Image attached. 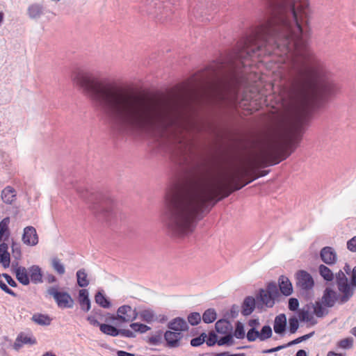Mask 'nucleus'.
<instances>
[{"instance_id": "20", "label": "nucleus", "mask_w": 356, "mask_h": 356, "mask_svg": "<svg viewBox=\"0 0 356 356\" xmlns=\"http://www.w3.org/2000/svg\"><path fill=\"white\" fill-rule=\"evenodd\" d=\"M256 307V300L252 296L246 297L242 304L241 313L243 316H248L252 313Z\"/></svg>"}, {"instance_id": "12", "label": "nucleus", "mask_w": 356, "mask_h": 356, "mask_svg": "<svg viewBox=\"0 0 356 356\" xmlns=\"http://www.w3.org/2000/svg\"><path fill=\"white\" fill-rule=\"evenodd\" d=\"M341 297V295L338 294L335 291L330 288H326L324 291L321 302L326 307H332L337 302L341 305L343 304L340 300Z\"/></svg>"}, {"instance_id": "36", "label": "nucleus", "mask_w": 356, "mask_h": 356, "mask_svg": "<svg viewBox=\"0 0 356 356\" xmlns=\"http://www.w3.org/2000/svg\"><path fill=\"white\" fill-rule=\"evenodd\" d=\"M298 316L301 321L309 322L312 325L316 323V321L314 320L313 316L309 314L308 309L305 310V309H302L301 310H300L298 313Z\"/></svg>"}, {"instance_id": "63", "label": "nucleus", "mask_w": 356, "mask_h": 356, "mask_svg": "<svg viewBox=\"0 0 356 356\" xmlns=\"http://www.w3.org/2000/svg\"><path fill=\"white\" fill-rule=\"evenodd\" d=\"M248 324L252 327H255L259 325V322L258 319H251L249 321Z\"/></svg>"}, {"instance_id": "7", "label": "nucleus", "mask_w": 356, "mask_h": 356, "mask_svg": "<svg viewBox=\"0 0 356 356\" xmlns=\"http://www.w3.org/2000/svg\"><path fill=\"white\" fill-rule=\"evenodd\" d=\"M109 318L114 321H117L120 323H127L135 321L138 317V312L128 305L120 306L117 309L116 315L107 314Z\"/></svg>"}, {"instance_id": "61", "label": "nucleus", "mask_w": 356, "mask_h": 356, "mask_svg": "<svg viewBox=\"0 0 356 356\" xmlns=\"http://www.w3.org/2000/svg\"><path fill=\"white\" fill-rule=\"evenodd\" d=\"M22 345L23 343H21V341L19 340V337H17L15 342L13 344V348L17 351L22 348Z\"/></svg>"}, {"instance_id": "48", "label": "nucleus", "mask_w": 356, "mask_h": 356, "mask_svg": "<svg viewBox=\"0 0 356 356\" xmlns=\"http://www.w3.org/2000/svg\"><path fill=\"white\" fill-rule=\"evenodd\" d=\"M246 337L248 341H254L257 339H259V331L255 327H252L248 330Z\"/></svg>"}, {"instance_id": "24", "label": "nucleus", "mask_w": 356, "mask_h": 356, "mask_svg": "<svg viewBox=\"0 0 356 356\" xmlns=\"http://www.w3.org/2000/svg\"><path fill=\"white\" fill-rule=\"evenodd\" d=\"M30 279L35 284L42 282V274L41 268L36 265H33L29 268Z\"/></svg>"}, {"instance_id": "21", "label": "nucleus", "mask_w": 356, "mask_h": 356, "mask_svg": "<svg viewBox=\"0 0 356 356\" xmlns=\"http://www.w3.org/2000/svg\"><path fill=\"white\" fill-rule=\"evenodd\" d=\"M15 276L19 282L23 285H28L30 283L29 273L24 266L17 267L15 269Z\"/></svg>"}, {"instance_id": "42", "label": "nucleus", "mask_w": 356, "mask_h": 356, "mask_svg": "<svg viewBox=\"0 0 356 356\" xmlns=\"http://www.w3.org/2000/svg\"><path fill=\"white\" fill-rule=\"evenodd\" d=\"M207 337V334L205 332H202L199 337L193 338L191 340V345L193 347L200 346L204 343Z\"/></svg>"}, {"instance_id": "23", "label": "nucleus", "mask_w": 356, "mask_h": 356, "mask_svg": "<svg viewBox=\"0 0 356 356\" xmlns=\"http://www.w3.org/2000/svg\"><path fill=\"white\" fill-rule=\"evenodd\" d=\"M215 328L216 332L220 334H227L231 332L232 326L228 320L220 319L216 323Z\"/></svg>"}, {"instance_id": "64", "label": "nucleus", "mask_w": 356, "mask_h": 356, "mask_svg": "<svg viewBox=\"0 0 356 356\" xmlns=\"http://www.w3.org/2000/svg\"><path fill=\"white\" fill-rule=\"evenodd\" d=\"M301 342H302V341H301L300 337H298V338H297V339H296L289 342L287 343V346H288V347H289V346L298 344V343H301Z\"/></svg>"}, {"instance_id": "18", "label": "nucleus", "mask_w": 356, "mask_h": 356, "mask_svg": "<svg viewBox=\"0 0 356 356\" xmlns=\"http://www.w3.org/2000/svg\"><path fill=\"white\" fill-rule=\"evenodd\" d=\"M286 317L284 314H279L275 318L273 329L278 334H283L286 330Z\"/></svg>"}, {"instance_id": "51", "label": "nucleus", "mask_w": 356, "mask_h": 356, "mask_svg": "<svg viewBox=\"0 0 356 356\" xmlns=\"http://www.w3.org/2000/svg\"><path fill=\"white\" fill-rule=\"evenodd\" d=\"M299 307V302L297 298H291L289 300V309L291 311H296Z\"/></svg>"}, {"instance_id": "30", "label": "nucleus", "mask_w": 356, "mask_h": 356, "mask_svg": "<svg viewBox=\"0 0 356 356\" xmlns=\"http://www.w3.org/2000/svg\"><path fill=\"white\" fill-rule=\"evenodd\" d=\"M95 300L97 304L103 308L108 309L111 306V302L102 291H98L95 294Z\"/></svg>"}, {"instance_id": "37", "label": "nucleus", "mask_w": 356, "mask_h": 356, "mask_svg": "<svg viewBox=\"0 0 356 356\" xmlns=\"http://www.w3.org/2000/svg\"><path fill=\"white\" fill-rule=\"evenodd\" d=\"M273 332L270 325H264L262 327L260 332H259V339L264 341L272 337Z\"/></svg>"}, {"instance_id": "58", "label": "nucleus", "mask_w": 356, "mask_h": 356, "mask_svg": "<svg viewBox=\"0 0 356 356\" xmlns=\"http://www.w3.org/2000/svg\"><path fill=\"white\" fill-rule=\"evenodd\" d=\"M87 321L89 322V323L94 326H99L100 327V325L102 323H99V322L95 318L94 316H89L87 318Z\"/></svg>"}, {"instance_id": "43", "label": "nucleus", "mask_w": 356, "mask_h": 356, "mask_svg": "<svg viewBox=\"0 0 356 356\" xmlns=\"http://www.w3.org/2000/svg\"><path fill=\"white\" fill-rule=\"evenodd\" d=\"M289 329L291 334H294L299 327L298 320L296 316H292L289 319Z\"/></svg>"}, {"instance_id": "27", "label": "nucleus", "mask_w": 356, "mask_h": 356, "mask_svg": "<svg viewBox=\"0 0 356 356\" xmlns=\"http://www.w3.org/2000/svg\"><path fill=\"white\" fill-rule=\"evenodd\" d=\"M15 191L11 186H6L1 193L3 202L6 204H12L15 199Z\"/></svg>"}, {"instance_id": "28", "label": "nucleus", "mask_w": 356, "mask_h": 356, "mask_svg": "<svg viewBox=\"0 0 356 356\" xmlns=\"http://www.w3.org/2000/svg\"><path fill=\"white\" fill-rule=\"evenodd\" d=\"M138 314L142 321L147 323H150L156 320V317L154 311L150 309H143L138 312Z\"/></svg>"}, {"instance_id": "34", "label": "nucleus", "mask_w": 356, "mask_h": 356, "mask_svg": "<svg viewBox=\"0 0 356 356\" xmlns=\"http://www.w3.org/2000/svg\"><path fill=\"white\" fill-rule=\"evenodd\" d=\"M9 222V218H5L0 222V242L3 240L4 236H6V238L8 237Z\"/></svg>"}, {"instance_id": "39", "label": "nucleus", "mask_w": 356, "mask_h": 356, "mask_svg": "<svg viewBox=\"0 0 356 356\" xmlns=\"http://www.w3.org/2000/svg\"><path fill=\"white\" fill-rule=\"evenodd\" d=\"M233 336L239 339H242L245 337V334L244 330V326L241 322L237 321L236 323L235 330Z\"/></svg>"}, {"instance_id": "32", "label": "nucleus", "mask_w": 356, "mask_h": 356, "mask_svg": "<svg viewBox=\"0 0 356 356\" xmlns=\"http://www.w3.org/2000/svg\"><path fill=\"white\" fill-rule=\"evenodd\" d=\"M318 272L321 276L326 281L330 282L334 279L332 271L326 266L321 264L318 266Z\"/></svg>"}, {"instance_id": "47", "label": "nucleus", "mask_w": 356, "mask_h": 356, "mask_svg": "<svg viewBox=\"0 0 356 356\" xmlns=\"http://www.w3.org/2000/svg\"><path fill=\"white\" fill-rule=\"evenodd\" d=\"M162 341V333L161 332H159L154 335L148 338L147 342L154 346L159 345Z\"/></svg>"}, {"instance_id": "15", "label": "nucleus", "mask_w": 356, "mask_h": 356, "mask_svg": "<svg viewBox=\"0 0 356 356\" xmlns=\"http://www.w3.org/2000/svg\"><path fill=\"white\" fill-rule=\"evenodd\" d=\"M183 335L181 332H172L168 330L164 334V339L167 342V345L170 348H176L179 346L180 340Z\"/></svg>"}, {"instance_id": "17", "label": "nucleus", "mask_w": 356, "mask_h": 356, "mask_svg": "<svg viewBox=\"0 0 356 356\" xmlns=\"http://www.w3.org/2000/svg\"><path fill=\"white\" fill-rule=\"evenodd\" d=\"M168 327L170 330H174L177 332H181L188 329V323L182 318L177 317L170 321Z\"/></svg>"}, {"instance_id": "62", "label": "nucleus", "mask_w": 356, "mask_h": 356, "mask_svg": "<svg viewBox=\"0 0 356 356\" xmlns=\"http://www.w3.org/2000/svg\"><path fill=\"white\" fill-rule=\"evenodd\" d=\"M117 355L118 356H135L134 354L130 353H128V352H126L124 350H118L117 352Z\"/></svg>"}, {"instance_id": "25", "label": "nucleus", "mask_w": 356, "mask_h": 356, "mask_svg": "<svg viewBox=\"0 0 356 356\" xmlns=\"http://www.w3.org/2000/svg\"><path fill=\"white\" fill-rule=\"evenodd\" d=\"M31 320L35 323L42 326L49 325L52 321V319L49 316L40 313L34 314L31 317Z\"/></svg>"}, {"instance_id": "6", "label": "nucleus", "mask_w": 356, "mask_h": 356, "mask_svg": "<svg viewBox=\"0 0 356 356\" xmlns=\"http://www.w3.org/2000/svg\"><path fill=\"white\" fill-rule=\"evenodd\" d=\"M172 0H147V12L156 15L159 20L168 18L173 12Z\"/></svg>"}, {"instance_id": "56", "label": "nucleus", "mask_w": 356, "mask_h": 356, "mask_svg": "<svg viewBox=\"0 0 356 356\" xmlns=\"http://www.w3.org/2000/svg\"><path fill=\"white\" fill-rule=\"evenodd\" d=\"M120 335L129 338H134L136 337L134 332L126 329L120 330Z\"/></svg>"}, {"instance_id": "29", "label": "nucleus", "mask_w": 356, "mask_h": 356, "mask_svg": "<svg viewBox=\"0 0 356 356\" xmlns=\"http://www.w3.org/2000/svg\"><path fill=\"white\" fill-rule=\"evenodd\" d=\"M100 331L102 333L111 337H117L120 335V329L108 324L102 323L100 325Z\"/></svg>"}, {"instance_id": "41", "label": "nucleus", "mask_w": 356, "mask_h": 356, "mask_svg": "<svg viewBox=\"0 0 356 356\" xmlns=\"http://www.w3.org/2000/svg\"><path fill=\"white\" fill-rule=\"evenodd\" d=\"M130 327L135 332L140 333H145L151 329L150 327L140 323H132L130 324Z\"/></svg>"}, {"instance_id": "38", "label": "nucleus", "mask_w": 356, "mask_h": 356, "mask_svg": "<svg viewBox=\"0 0 356 356\" xmlns=\"http://www.w3.org/2000/svg\"><path fill=\"white\" fill-rule=\"evenodd\" d=\"M51 266L54 270L59 275H63L65 272V266L61 263L60 260L57 258H53L51 259Z\"/></svg>"}, {"instance_id": "31", "label": "nucleus", "mask_w": 356, "mask_h": 356, "mask_svg": "<svg viewBox=\"0 0 356 356\" xmlns=\"http://www.w3.org/2000/svg\"><path fill=\"white\" fill-rule=\"evenodd\" d=\"M77 284L80 287H86L89 284V280L88 279V275L85 269L82 268L76 272Z\"/></svg>"}, {"instance_id": "14", "label": "nucleus", "mask_w": 356, "mask_h": 356, "mask_svg": "<svg viewBox=\"0 0 356 356\" xmlns=\"http://www.w3.org/2000/svg\"><path fill=\"white\" fill-rule=\"evenodd\" d=\"M320 257L327 265H333L337 260V255L334 249L330 246H326L321 249Z\"/></svg>"}, {"instance_id": "45", "label": "nucleus", "mask_w": 356, "mask_h": 356, "mask_svg": "<svg viewBox=\"0 0 356 356\" xmlns=\"http://www.w3.org/2000/svg\"><path fill=\"white\" fill-rule=\"evenodd\" d=\"M17 337H19V340L21 341V343L31 345L36 343V339L35 338L26 335L23 333L19 334Z\"/></svg>"}, {"instance_id": "1", "label": "nucleus", "mask_w": 356, "mask_h": 356, "mask_svg": "<svg viewBox=\"0 0 356 356\" xmlns=\"http://www.w3.org/2000/svg\"><path fill=\"white\" fill-rule=\"evenodd\" d=\"M77 84L84 95L121 133L142 132L163 138L172 159L186 164L192 152V143L181 133L184 109L195 102L227 101L230 86L219 79L172 99H150L114 83L91 74H80Z\"/></svg>"}, {"instance_id": "26", "label": "nucleus", "mask_w": 356, "mask_h": 356, "mask_svg": "<svg viewBox=\"0 0 356 356\" xmlns=\"http://www.w3.org/2000/svg\"><path fill=\"white\" fill-rule=\"evenodd\" d=\"M43 13L44 8L40 4L34 3L28 8V15L31 19H38L43 15Z\"/></svg>"}, {"instance_id": "4", "label": "nucleus", "mask_w": 356, "mask_h": 356, "mask_svg": "<svg viewBox=\"0 0 356 356\" xmlns=\"http://www.w3.org/2000/svg\"><path fill=\"white\" fill-rule=\"evenodd\" d=\"M300 140L301 134L294 131L289 123H280L277 133L260 149L253 165L267 166L279 163L294 151L295 144Z\"/></svg>"}, {"instance_id": "33", "label": "nucleus", "mask_w": 356, "mask_h": 356, "mask_svg": "<svg viewBox=\"0 0 356 356\" xmlns=\"http://www.w3.org/2000/svg\"><path fill=\"white\" fill-rule=\"evenodd\" d=\"M217 314L214 309L209 308L207 309L202 314V321L205 323H211L216 321Z\"/></svg>"}, {"instance_id": "44", "label": "nucleus", "mask_w": 356, "mask_h": 356, "mask_svg": "<svg viewBox=\"0 0 356 356\" xmlns=\"http://www.w3.org/2000/svg\"><path fill=\"white\" fill-rule=\"evenodd\" d=\"M11 248L13 257L16 260L20 259L22 257L20 245L17 243L13 241Z\"/></svg>"}, {"instance_id": "54", "label": "nucleus", "mask_w": 356, "mask_h": 356, "mask_svg": "<svg viewBox=\"0 0 356 356\" xmlns=\"http://www.w3.org/2000/svg\"><path fill=\"white\" fill-rule=\"evenodd\" d=\"M77 192L83 199L86 200L89 203L91 200L88 197L89 192L87 190L79 188H77ZM90 195L93 196V194L90 193Z\"/></svg>"}, {"instance_id": "52", "label": "nucleus", "mask_w": 356, "mask_h": 356, "mask_svg": "<svg viewBox=\"0 0 356 356\" xmlns=\"http://www.w3.org/2000/svg\"><path fill=\"white\" fill-rule=\"evenodd\" d=\"M0 289L5 293L13 297H17V294L13 290L8 288V286L1 280H0Z\"/></svg>"}, {"instance_id": "60", "label": "nucleus", "mask_w": 356, "mask_h": 356, "mask_svg": "<svg viewBox=\"0 0 356 356\" xmlns=\"http://www.w3.org/2000/svg\"><path fill=\"white\" fill-rule=\"evenodd\" d=\"M231 314L233 318L236 317L238 313V306L234 305L231 308Z\"/></svg>"}, {"instance_id": "55", "label": "nucleus", "mask_w": 356, "mask_h": 356, "mask_svg": "<svg viewBox=\"0 0 356 356\" xmlns=\"http://www.w3.org/2000/svg\"><path fill=\"white\" fill-rule=\"evenodd\" d=\"M2 276L5 278L6 281L10 286L16 287L17 286V282L8 274L3 273Z\"/></svg>"}, {"instance_id": "40", "label": "nucleus", "mask_w": 356, "mask_h": 356, "mask_svg": "<svg viewBox=\"0 0 356 356\" xmlns=\"http://www.w3.org/2000/svg\"><path fill=\"white\" fill-rule=\"evenodd\" d=\"M225 336L220 338L218 341V346H232L234 343L233 334L231 332L225 334Z\"/></svg>"}, {"instance_id": "19", "label": "nucleus", "mask_w": 356, "mask_h": 356, "mask_svg": "<svg viewBox=\"0 0 356 356\" xmlns=\"http://www.w3.org/2000/svg\"><path fill=\"white\" fill-rule=\"evenodd\" d=\"M78 300L81 309L84 312H88L91 307V303L89 298V293L87 289H81L79 291Z\"/></svg>"}, {"instance_id": "53", "label": "nucleus", "mask_w": 356, "mask_h": 356, "mask_svg": "<svg viewBox=\"0 0 356 356\" xmlns=\"http://www.w3.org/2000/svg\"><path fill=\"white\" fill-rule=\"evenodd\" d=\"M347 248L352 252H356V236L348 241Z\"/></svg>"}, {"instance_id": "16", "label": "nucleus", "mask_w": 356, "mask_h": 356, "mask_svg": "<svg viewBox=\"0 0 356 356\" xmlns=\"http://www.w3.org/2000/svg\"><path fill=\"white\" fill-rule=\"evenodd\" d=\"M278 286L280 291L284 296H289L293 293V286L289 279L281 275L278 279Z\"/></svg>"}, {"instance_id": "8", "label": "nucleus", "mask_w": 356, "mask_h": 356, "mask_svg": "<svg viewBox=\"0 0 356 356\" xmlns=\"http://www.w3.org/2000/svg\"><path fill=\"white\" fill-rule=\"evenodd\" d=\"M336 282L338 290L342 293L340 299L341 302H347L354 295V289L348 284V280L343 271L340 270L336 274Z\"/></svg>"}, {"instance_id": "49", "label": "nucleus", "mask_w": 356, "mask_h": 356, "mask_svg": "<svg viewBox=\"0 0 356 356\" xmlns=\"http://www.w3.org/2000/svg\"><path fill=\"white\" fill-rule=\"evenodd\" d=\"M353 339L350 337L343 339L339 342V346L341 348L348 349L353 346Z\"/></svg>"}, {"instance_id": "50", "label": "nucleus", "mask_w": 356, "mask_h": 356, "mask_svg": "<svg viewBox=\"0 0 356 356\" xmlns=\"http://www.w3.org/2000/svg\"><path fill=\"white\" fill-rule=\"evenodd\" d=\"M218 337L216 334H215L213 332H210L209 333V337L207 338V340L205 341L208 346H213L216 343H218Z\"/></svg>"}, {"instance_id": "2", "label": "nucleus", "mask_w": 356, "mask_h": 356, "mask_svg": "<svg viewBox=\"0 0 356 356\" xmlns=\"http://www.w3.org/2000/svg\"><path fill=\"white\" fill-rule=\"evenodd\" d=\"M248 173L249 169L243 167L236 172L203 175L174 184L165 193L162 212V222L168 232L176 236L192 233L209 207L257 178L266 176L268 171H261L252 179L240 184L241 179Z\"/></svg>"}, {"instance_id": "11", "label": "nucleus", "mask_w": 356, "mask_h": 356, "mask_svg": "<svg viewBox=\"0 0 356 356\" xmlns=\"http://www.w3.org/2000/svg\"><path fill=\"white\" fill-rule=\"evenodd\" d=\"M90 208L99 220L108 221L114 216L113 207L106 203L90 206Z\"/></svg>"}, {"instance_id": "3", "label": "nucleus", "mask_w": 356, "mask_h": 356, "mask_svg": "<svg viewBox=\"0 0 356 356\" xmlns=\"http://www.w3.org/2000/svg\"><path fill=\"white\" fill-rule=\"evenodd\" d=\"M270 16L242 44H307L308 0H269Z\"/></svg>"}, {"instance_id": "35", "label": "nucleus", "mask_w": 356, "mask_h": 356, "mask_svg": "<svg viewBox=\"0 0 356 356\" xmlns=\"http://www.w3.org/2000/svg\"><path fill=\"white\" fill-rule=\"evenodd\" d=\"M322 302H315V303L312 305V307L314 309V314L318 318L323 317L325 316L328 312L322 306Z\"/></svg>"}, {"instance_id": "9", "label": "nucleus", "mask_w": 356, "mask_h": 356, "mask_svg": "<svg viewBox=\"0 0 356 356\" xmlns=\"http://www.w3.org/2000/svg\"><path fill=\"white\" fill-rule=\"evenodd\" d=\"M47 293L52 296L60 308H72L74 300L67 292L58 291V287L51 286L47 290Z\"/></svg>"}, {"instance_id": "57", "label": "nucleus", "mask_w": 356, "mask_h": 356, "mask_svg": "<svg viewBox=\"0 0 356 356\" xmlns=\"http://www.w3.org/2000/svg\"><path fill=\"white\" fill-rule=\"evenodd\" d=\"M350 287L354 289L356 288V266H355L351 271L350 277Z\"/></svg>"}, {"instance_id": "5", "label": "nucleus", "mask_w": 356, "mask_h": 356, "mask_svg": "<svg viewBox=\"0 0 356 356\" xmlns=\"http://www.w3.org/2000/svg\"><path fill=\"white\" fill-rule=\"evenodd\" d=\"M280 297V292L275 282H269L265 289H261L257 296V307L266 306L271 308L275 305V300Z\"/></svg>"}, {"instance_id": "46", "label": "nucleus", "mask_w": 356, "mask_h": 356, "mask_svg": "<svg viewBox=\"0 0 356 356\" xmlns=\"http://www.w3.org/2000/svg\"><path fill=\"white\" fill-rule=\"evenodd\" d=\"M201 321V316L198 312L191 313L188 316V321L191 325H197Z\"/></svg>"}, {"instance_id": "10", "label": "nucleus", "mask_w": 356, "mask_h": 356, "mask_svg": "<svg viewBox=\"0 0 356 356\" xmlns=\"http://www.w3.org/2000/svg\"><path fill=\"white\" fill-rule=\"evenodd\" d=\"M296 286L302 291H309L314 286V281L312 276L306 270H298L295 275Z\"/></svg>"}, {"instance_id": "13", "label": "nucleus", "mask_w": 356, "mask_h": 356, "mask_svg": "<svg viewBox=\"0 0 356 356\" xmlns=\"http://www.w3.org/2000/svg\"><path fill=\"white\" fill-rule=\"evenodd\" d=\"M22 241L27 245H35L38 243L36 229L33 227L28 226L24 229Z\"/></svg>"}, {"instance_id": "22", "label": "nucleus", "mask_w": 356, "mask_h": 356, "mask_svg": "<svg viewBox=\"0 0 356 356\" xmlns=\"http://www.w3.org/2000/svg\"><path fill=\"white\" fill-rule=\"evenodd\" d=\"M8 246L6 243H2L0 244V264L6 268L10 266V255L8 251Z\"/></svg>"}, {"instance_id": "59", "label": "nucleus", "mask_w": 356, "mask_h": 356, "mask_svg": "<svg viewBox=\"0 0 356 356\" xmlns=\"http://www.w3.org/2000/svg\"><path fill=\"white\" fill-rule=\"evenodd\" d=\"M215 356H245L244 353L230 354L229 352L216 353Z\"/></svg>"}]
</instances>
